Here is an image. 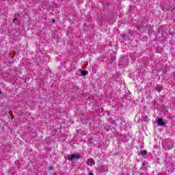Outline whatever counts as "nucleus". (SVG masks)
<instances>
[{"mask_svg":"<svg viewBox=\"0 0 175 175\" xmlns=\"http://www.w3.org/2000/svg\"><path fill=\"white\" fill-rule=\"evenodd\" d=\"M163 147L167 151L173 148V141L169 139L163 142Z\"/></svg>","mask_w":175,"mask_h":175,"instance_id":"1","label":"nucleus"},{"mask_svg":"<svg viewBox=\"0 0 175 175\" xmlns=\"http://www.w3.org/2000/svg\"><path fill=\"white\" fill-rule=\"evenodd\" d=\"M80 157H81V154L79 153L72 154L68 159L70 161V162H73V159H80Z\"/></svg>","mask_w":175,"mask_h":175,"instance_id":"2","label":"nucleus"},{"mask_svg":"<svg viewBox=\"0 0 175 175\" xmlns=\"http://www.w3.org/2000/svg\"><path fill=\"white\" fill-rule=\"evenodd\" d=\"M86 164L88 166H93V165H95V161L93 159H89L86 161Z\"/></svg>","mask_w":175,"mask_h":175,"instance_id":"3","label":"nucleus"},{"mask_svg":"<svg viewBox=\"0 0 175 175\" xmlns=\"http://www.w3.org/2000/svg\"><path fill=\"white\" fill-rule=\"evenodd\" d=\"M157 123H158V125H159V126H162L165 125V122H163V120H162L161 118H159L157 120Z\"/></svg>","mask_w":175,"mask_h":175,"instance_id":"4","label":"nucleus"},{"mask_svg":"<svg viewBox=\"0 0 175 175\" xmlns=\"http://www.w3.org/2000/svg\"><path fill=\"white\" fill-rule=\"evenodd\" d=\"M156 90L157 91V92H161V91H162V88H161L160 86H157Z\"/></svg>","mask_w":175,"mask_h":175,"instance_id":"5","label":"nucleus"},{"mask_svg":"<svg viewBox=\"0 0 175 175\" xmlns=\"http://www.w3.org/2000/svg\"><path fill=\"white\" fill-rule=\"evenodd\" d=\"M142 155H147V150H144L141 152Z\"/></svg>","mask_w":175,"mask_h":175,"instance_id":"6","label":"nucleus"},{"mask_svg":"<svg viewBox=\"0 0 175 175\" xmlns=\"http://www.w3.org/2000/svg\"><path fill=\"white\" fill-rule=\"evenodd\" d=\"M81 75H82V76H85V75H87V72L85 70H82Z\"/></svg>","mask_w":175,"mask_h":175,"instance_id":"7","label":"nucleus"},{"mask_svg":"<svg viewBox=\"0 0 175 175\" xmlns=\"http://www.w3.org/2000/svg\"><path fill=\"white\" fill-rule=\"evenodd\" d=\"M121 36H122V38H125V37L126 36V35H125V34H121Z\"/></svg>","mask_w":175,"mask_h":175,"instance_id":"8","label":"nucleus"},{"mask_svg":"<svg viewBox=\"0 0 175 175\" xmlns=\"http://www.w3.org/2000/svg\"><path fill=\"white\" fill-rule=\"evenodd\" d=\"M89 175H94V174H92V173H90Z\"/></svg>","mask_w":175,"mask_h":175,"instance_id":"9","label":"nucleus"},{"mask_svg":"<svg viewBox=\"0 0 175 175\" xmlns=\"http://www.w3.org/2000/svg\"><path fill=\"white\" fill-rule=\"evenodd\" d=\"M16 20H17L16 18H14V21H16Z\"/></svg>","mask_w":175,"mask_h":175,"instance_id":"10","label":"nucleus"},{"mask_svg":"<svg viewBox=\"0 0 175 175\" xmlns=\"http://www.w3.org/2000/svg\"><path fill=\"white\" fill-rule=\"evenodd\" d=\"M1 94H2V91L0 90V95H1Z\"/></svg>","mask_w":175,"mask_h":175,"instance_id":"11","label":"nucleus"},{"mask_svg":"<svg viewBox=\"0 0 175 175\" xmlns=\"http://www.w3.org/2000/svg\"><path fill=\"white\" fill-rule=\"evenodd\" d=\"M53 23H54V20H53Z\"/></svg>","mask_w":175,"mask_h":175,"instance_id":"12","label":"nucleus"}]
</instances>
